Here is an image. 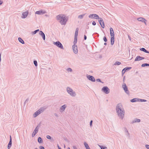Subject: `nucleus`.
I'll return each instance as SVG.
<instances>
[{
    "label": "nucleus",
    "mask_w": 149,
    "mask_h": 149,
    "mask_svg": "<svg viewBox=\"0 0 149 149\" xmlns=\"http://www.w3.org/2000/svg\"><path fill=\"white\" fill-rule=\"evenodd\" d=\"M116 110L119 118L123 120L124 118L125 111L121 103H119L117 104Z\"/></svg>",
    "instance_id": "nucleus-1"
},
{
    "label": "nucleus",
    "mask_w": 149,
    "mask_h": 149,
    "mask_svg": "<svg viewBox=\"0 0 149 149\" xmlns=\"http://www.w3.org/2000/svg\"><path fill=\"white\" fill-rule=\"evenodd\" d=\"M57 19L60 20V22L61 25H65L67 19L64 15H59L56 17Z\"/></svg>",
    "instance_id": "nucleus-2"
},
{
    "label": "nucleus",
    "mask_w": 149,
    "mask_h": 149,
    "mask_svg": "<svg viewBox=\"0 0 149 149\" xmlns=\"http://www.w3.org/2000/svg\"><path fill=\"white\" fill-rule=\"evenodd\" d=\"M66 90L68 93L72 96L75 97L76 96V94L75 92L70 87H67V88Z\"/></svg>",
    "instance_id": "nucleus-3"
},
{
    "label": "nucleus",
    "mask_w": 149,
    "mask_h": 149,
    "mask_svg": "<svg viewBox=\"0 0 149 149\" xmlns=\"http://www.w3.org/2000/svg\"><path fill=\"white\" fill-rule=\"evenodd\" d=\"M102 91L106 94H108L110 93V89L107 86L103 87L102 88Z\"/></svg>",
    "instance_id": "nucleus-4"
},
{
    "label": "nucleus",
    "mask_w": 149,
    "mask_h": 149,
    "mask_svg": "<svg viewBox=\"0 0 149 149\" xmlns=\"http://www.w3.org/2000/svg\"><path fill=\"white\" fill-rule=\"evenodd\" d=\"M53 44L56 45L59 48H60L62 49H64V48L62 45L59 41H56V42H54Z\"/></svg>",
    "instance_id": "nucleus-5"
},
{
    "label": "nucleus",
    "mask_w": 149,
    "mask_h": 149,
    "mask_svg": "<svg viewBox=\"0 0 149 149\" xmlns=\"http://www.w3.org/2000/svg\"><path fill=\"white\" fill-rule=\"evenodd\" d=\"M40 127V125H39L36 127L33 132L32 134V136L33 137L38 132L39 128Z\"/></svg>",
    "instance_id": "nucleus-6"
},
{
    "label": "nucleus",
    "mask_w": 149,
    "mask_h": 149,
    "mask_svg": "<svg viewBox=\"0 0 149 149\" xmlns=\"http://www.w3.org/2000/svg\"><path fill=\"white\" fill-rule=\"evenodd\" d=\"M122 87L125 93L128 95H129L130 92L128 90L127 88L125 83H124L122 85Z\"/></svg>",
    "instance_id": "nucleus-7"
},
{
    "label": "nucleus",
    "mask_w": 149,
    "mask_h": 149,
    "mask_svg": "<svg viewBox=\"0 0 149 149\" xmlns=\"http://www.w3.org/2000/svg\"><path fill=\"white\" fill-rule=\"evenodd\" d=\"M88 17L91 19L94 18L96 19H99V16L96 14H90Z\"/></svg>",
    "instance_id": "nucleus-8"
},
{
    "label": "nucleus",
    "mask_w": 149,
    "mask_h": 149,
    "mask_svg": "<svg viewBox=\"0 0 149 149\" xmlns=\"http://www.w3.org/2000/svg\"><path fill=\"white\" fill-rule=\"evenodd\" d=\"M86 77L88 79L92 82H95V81L94 77L92 76L87 74V75Z\"/></svg>",
    "instance_id": "nucleus-9"
},
{
    "label": "nucleus",
    "mask_w": 149,
    "mask_h": 149,
    "mask_svg": "<svg viewBox=\"0 0 149 149\" xmlns=\"http://www.w3.org/2000/svg\"><path fill=\"white\" fill-rule=\"evenodd\" d=\"M132 68L131 67H126L124 68L122 70V75L123 76L124 74L125 73V72L127 71L130 70Z\"/></svg>",
    "instance_id": "nucleus-10"
},
{
    "label": "nucleus",
    "mask_w": 149,
    "mask_h": 149,
    "mask_svg": "<svg viewBox=\"0 0 149 149\" xmlns=\"http://www.w3.org/2000/svg\"><path fill=\"white\" fill-rule=\"evenodd\" d=\"M72 48L74 52L77 54L78 53L77 47L76 45H73L72 46Z\"/></svg>",
    "instance_id": "nucleus-11"
},
{
    "label": "nucleus",
    "mask_w": 149,
    "mask_h": 149,
    "mask_svg": "<svg viewBox=\"0 0 149 149\" xmlns=\"http://www.w3.org/2000/svg\"><path fill=\"white\" fill-rule=\"evenodd\" d=\"M28 11H26L25 12H23L22 13V16L21 17L22 18H26L28 15Z\"/></svg>",
    "instance_id": "nucleus-12"
},
{
    "label": "nucleus",
    "mask_w": 149,
    "mask_h": 149,
    "mask_svg": "<svg viewBox=\"0 0 149 149\" xmlns=\"http://www.w3.org/2000/svg\"><path fill=\"white\" fill-rule=\"evenodd\" d=\"M46 13V11L45 10H41L39 11H37L35 12L36 14L38 15H41L45 13Z\"/></svg>",
    "instance_id": "nucleus-13"
},
{
    "label": "nucleus",
    "mask_w": 149,
    "mask_h": 149,
    "mask_svg": "<svg viewBox=\"0 0 149 149\" xmlns=\"http://www.w3.org/2000/svg\"><path fill=\"white\" fill-rule=\"evenodd\" d=\"M12 138L11 136L10 135V141L8 143V149H10V148L12 146Z\"/></svg>",
    "instance_id": "nucleus-14"
},
{
    "label": "nucleus",
    "mask_w": 149,
    "mask_h": 149,
    "mask_svg": "<svg viewBox=\"0 0 149 149\" xmlns=\"http://www.w3.org/2000/svg\"><path fill=\"white\" fill-rule=\"evenodd\" d=\"M145 59L144 57H143L140 56H137L136 58H135L134 61H138L141 60L142 59Z\"/></svg>",
    "instance_id": "nucleus-15"
},
{
    "label": "nucleus",
    "mask_w": 149,
    "mask_h": 149,
    "mask_svg": "<svg viewBox=\"0 0 149 149\" xmlns=\"http://www.w3.org/2000/svg\"><path fill=\"white\" fill-rule=\"evenodd\" d=\"M110 34L111 37H112V36H113V37H114V32L113 31V29L112 28H111V27L110 28Z\"/></svg>",
    "instance_id": "nucleus-16"
},
{
    "label": "nucleus",
    "mask_w": 149,
    "mask_h": 149,
    "mask_svg": "<svg viewBox=\"0 0 149 149\" xmlns=\"http://www.w3.org/2000/svg\"><path fill=\"white\" fill-rule=\"evenodd\" d=\"M39 34L42 36L44 40H45V35L44 33L42 31H40Z\"/></svg>",
    "instance_id": "nucleus-17"
},
{
    "label": "nucleus",
    "mask_w": 149,
    "mask_h": 149,
    "mask_svg": "<svg viewBox=\"0 0 149 149\" xmlns=\"http://www.w3.org/2000/svg\"><path fill=\"white\" fill-rule=\"evenodd\" d=\"M141 121V120L140 119L135 118L134 120H133L131 123V124H133L134 123H139Z\"/></svg>",
    "instance_id": "nucleus-18"
},
{
    "label": "nucleus",
    "mask_w": 149,
    "mask_h": 149,
    "mask_svg": "<svg viewBox=\"0 0 149 149\" xmlns=\"http://www.w3.org/2000/svg\"><path fill=\"white\" fill-rule=\"evenodd\" d=\"M66 107V105L65 104H64L60 108V111L61 112H62L64 111L65 110Z\"/></svg>",
    "instance_id": "nucleus-19"
},
{
    "label": "nucleus",
    "mask_w": 149,
    "mask_h": 149,
    "mask_svg": "<svg viewBox=\"0 0 149 149\" xmlns=\"http://www.w3.org/2000/svg\"><path fill=\"white\" fill-rule=\"evenodd\" d=\"M114 42V37H111V45H113Z\"/></svg>",
    "instance_id": "nucleus-20"
},
{
    "label": "nucleus",
    "mask_w": 149,
    "mask_h": 149,
    "mask_svg": "<svg viewBox=\"0 0 149 149\" xmlns=\"http://www.w3.org/2000/svg\"><path fill=\"white\" fill-rule=\"evenodd\" d=\"M137 20L139 21L143 22L144 21H146V19L143 17H139L137 19Z\"/></svg>",
    "instance_id": "nucleus-21"
},
{
    "label": "nucleus",
    "mask_w": 149,
    "mask_h": 149,
    "mask_svg": "<svg viewBox=\"0 0 149 149\" xmlns=\"http://www.w3.org/2000/svg\"><path fill=\"white\" fill-rule=\"evenodd\" d=\"M45 109V108H41L37 111H38L39 113L40 114V113L43 112L44 111Z\"/></svg>",
    "instance_id": "nucleus-22"
},
{
    "label": "nucleus",
    "mask_w": 149,
    "mask_h": 149,
    "mask_svg": "<svg viewBox=\"0 0 149 149\" xmlns=\"http://www.w3.org/2000/svg\"><path fill=\"white\" fill-rule=\"evenodd\" d=\"M140 50L142 51H143L145 53H148L149 54V51H148L145 48H142L140 49Z\"/></svg>",
    "instance_id": "nucleus-23"
},
{
    "label": "nucleus",
    "mask_w": 149,
    "mask_h": 149,
    "mask_svg": "<svg viewBox=\"0 0 149 149\" xmlns=\"http://www.w3.org/2000/svg\"><path fill=\"white\" fill-rule=\"evenodd\" d=\"M139 101V99L135 98L131 100L130 101L132 102H134Z\"/></svg>",
    "instance_id": "nucleus-24"
},
{
    "label": "nucleus",
    "mask_w": 149,
    "mask_h": 149,
    "mask_svg": "<svg viewBox=\"0 0 149 149\" xmlns=\"http://www.w3.org/2000/svg\"><path fill=\"white\" fill-rule=\"evenodd\" d=\"M40 114L39 113L38 111H36L35 112L33 115V117L34 118L36 117L37 116H38V115H39Z\"/></svg>",
    "instance_id": "nucleus-25"
},
{
    "label": "nucleus",
    "mask_w": 149,
    "mask_h": 149,
    "mask_svg": "<svg viewBox=\"0 0 149 149\" xmlns=\"http://www.w3.org/2000/svg\"><path fill=\"white\" fill-rule=\"evenodd\" d=\"M19 41L22 44H24V41L20 37H19L18 38Z\"/></svg>",
    "instance_id": "nucleus-26"
},
{
    "label": "nucleus",
    "mask_w": 149,
    "mask_h": 149,
    "mask_svg": "<svg viewBox=\"0 0 149 149\" xmlns=\"http://www.w3.org/2000/svg\"><path fill=\"white\" fill-rule=\"evenodd\" d=\"M84 145L86 149H91L88 144L86 142L84 143Z\"/></svg>",
    "instance_id": "nucleus-27"
},
{
    "label": "nucleus",
    "mask_w": 149,
    "mask_h": 149,
    "mask_svg": "<svg viewBox=\"0 0 149 149\" xmlns=\"http://www.w3.org/2000/svg\"><path fill=\"white\" fill-rule=\"evenodd\" d=\"M38 142L40 143H41L43 142L42 140L40 137H39L38 139Z\"/></svg>",
    "instance_id": "nucleus-28"
},
{
    "label": "nucleus",
    "mask_w": 149,
    "mask_h": 149,
    "mask_svg": "<svg viewBox=\"0 0 149 149\" xmlns=\"http://www.w3.org/2000/svg\"><path fill=\"white\" fill-rule=\"evenodd\" d=\"M85 14H83V15H80L78 16V18L80 19H82L83 18V17L84 16Z\"/></svg>",
    "instance_id": "nucleus-29"
},
{
    "label": "nucleus",
    "mask_w": 149,
    "mask_h": 149,
    "mask_svg": "<svg viewBox=\"0 0 149 149\" xmlns=\"http://www.w3.org/2000/svg\"><path fill=\"white\" fill-rule=\"evenodd\" d=\"M145 66H149V64L148 63H143L141 65L142 67H144Z\"/></svg>",
    "instance_id": "nucleus-30"
},
{
    "label": "nucleus",
    "mask_w": 149,
    "mask_h": 149,
    "mask_svg": "<svg viewBox=\"0 0 149 149\" xmlns=\"http://www.w3.org/2000/svg\"><path fill=\"white\" fill-rule=\"evenodd\" d=\"M77 38H74V45H76V44L77 43Z\"/></svg>",
    "instance_id": "nucleus-31"
},
{
    "label": "nucleus",
    "mask_w": 149,
    "mask_h": 149,
    "mask_svg": "<svg viewBox=\"0 0 149 149\" xmlns=\"http://www.w3.org/2000/svg\"><path fill=\"white\" fill-rule=\"evenodd\" d=\"M46 137L48 139H51L52 141H54L53 139V138H51L50 136L49 135H47L46 136Z\"/></svg>",
    "instance_id": "nucleus-32"
},
{
    "label": "nucleus",
    "mask_w": 149,
    "mask_h": 149,
    "mask_svg": "<svg viewBox=\"0 0 149 149\" xmlns=\"http://www.w3.org/2000/svg\"><path fill=\"white\" fill-rule=\"evenodd\" d=\"M98 19V22L99 23H101L102 22H104L103 19L102 18L99 17V19Z\"/></svg>",
    "instance_id": "nucleus-33"
},
{
    "label": "nucleus",
    "mask_w": 149,
    "mask_h": 149,
    "mask_svg": "<svg viewBox=\"0 0 149 149\" xmlns=\"http://www.w3.org/2000/svg\"><path fill=\"white\" fill-rule=\"evenodd\" d=\"M98 146L99 147L101 148V149H105L107 148V147H106L104 146H100L99 145H98Z\"/></svg>",
    "instance_id": "nucleus-34"
},
{
    "label": "nucleus",
    "mask_w": 149,
    "mask_h": 149,
    "mask_svg": "<svg viewBox=\"0 0 149 149\" xmlns=\"http://www.w3.org/2000/svg\"><path fill=\"white\" fill-rule=\"evenodd\" d=\"M100 24L103 28H104L105 26L104 22H102L101 23H100Z\"/></svg>",
    "instance_id": "nucleus-35"
},
{
    "label": "nucleus",
    "mask_w": 149,
    "mask_h": 149,
    "mask_svg": "<svg viewBox=\"0 0 149 149\" xmlns=\"http://www.w3.org/2000/svg\"><path fill=\"white\" fill-rule=\"evenodd\" d=\"M121 64V63L119 61H116L115 63L114 64V65H120Z\"/></svg>",
    "instance_id": "nucleus-36"
},
{
    "label": "nucleus",
    "mask_w": 149,
    "mask_h": 149,
    "mask_svg": "<svg viewBox=\"0 0 149 149\" xmlns=\"http://www.w3.org/2000/svg\"><path fill=\"white\" fill-rule=\"evenodd\" d=\"M39 31V29L36 30L34 31L32 33L33 34H36L37 32Z\"/></svg>",
    "instance_id": "nucleus-37"
},
{
    "label": "nucleus",
    "mask_w": 149,
    "mask_h": 149,
    "mask_svg": "<svg viewBox=\"0 0 149 149\" xmlns=\"http://www.w3.org/2000/svg\"><path fill=\"white\" fill-rule=\"evenodd\" d=\"M139 101L138 102H145L147 101V100H146L144 99H139Z\"/></svg>",
    "instance_id": "nucleus-38"
},
{
    "label": "nucleus",
    "mask_w": 149,
    "mask_h": 149,
    "mask_svg": "<svg viewBox=\"0 0 149 149\" xmlns=\"http://www.w3.org/2000/svg\"><path fill=\"white\" fill-rule=\"evenodd\" d=\"M33 63L35 66L36 67L38 66V63L36 61L34 60L33 61Z\"/></svg>",
    "instance_id": "nucleus-39"
},
{
    "label": "nucleus",
    "mask_w": 149,
    "mask_h": 149,
    "mask_svg": "<svg viewBox=\"0 0 149 149\" xmlns=\"http://www.w3.org/2000/svg\"><path fill=\"white\" fill-rule=\"evenodd\" d=\"M96 81H97V82H100L101 83H103L104 82L102 81L100 79H96Z\"/></svg>",
    "instance_id": "nucleus-40"
},
{
    "label": "nucleus",
    "mask_w": 149,
    "mask_h": 149,
    "mask_svg": "<svg viewBox=\"0 0 149 149\" xmlns=\"http://www.w3.org/2000/svg\"><path fill=\"white\" fill-rule=\"evenodd\" d=\"M67 70L70 72H72V69L71 68H69L67 69Z\"/></svg>",
    "instance_id": "nucleus-41"
},
{
    "label": "nucleus",
    "mask_w": 149,
    "mask_h": 149,
    "mask_svg": "<svg viewBox=\"0 0 149 149\" xmlns=\"http://www.w3.org/2000/svg\"><path fill=\"white\" fill-rule=\"evenodd\" d=\"M78 33L77 32H75V34H74V37L75 38H77Z\"/></svg>",
    "instance_id": "nucleus-42"
},
{
    "label": "nucleus",
    "mask_w": 149,
    "mask_h": 149,
    "mask_svg": "<svg viewBox=\"0 0 149 149\" xmlns=\"http://www.w3.org/2000/svg\"><path fill=\"white\" fill-rule=\"evenodd\" d=\"M103 40L105 42H106L107 41V39L106 37V36H104L103 38Z\"/></svg>",
    "instance_id": "nucleus-43"
},
{
    "label": "nucleus",
    "mask_w": 149,
    "mask_h": 149,
    "mask_svg": "<svg viewBox=\"0 0 149 149\" xmlns=\"http://www.w3.org/2000/svg\"><path fill=\"white\" fill-rule=\"evenodd\" d=\"M93 122V121L92 120H91L90 122V127H91L92 126Z\"/></svg>",
    "instance_id": "nucleus-44"
},
{
    "label": "nucleus",
    "mask_w": 149,
    "mask_h": 149,
    "mask_svg": "<svg viewBox=\"0 0 149 149\" xmlns=\"http://www.w3.org/2000/svg\"><path fill=\"white\" fill-rule=\"evenodd\" d=\"M145 147L147 149H149V145H145Z\"/></svg>",
    "instance_id": "nucleus-45"
},
{
    "label": "nucleus",
    "mask_w": 149,
    "mask_h": 149,
    "mask_svg": "<svg viewBox=\"0 0 149 149\" xmlns=\"http://www.w3.org/2000/svg\"><path fill=\"white\" fill-rule=\"evenodd\" d=\"M39 148L40 149H45L44 147L42 146H40Z\"/></svg>",
    "instance_id": "nucleus-46"
},
{
    "label": "nucleus",
    "mask_w": 149,
    "mask_h": 149,
    "mask_svg": "<svg viewBox=\"0 0 149 149\" xmlns=\"http://www.w3.org/2000/svg\"><path fill=\"white\" fill-rule=\"evenodd\" d=\"M92 24L93 25H95L96 24V22L95 21H93L92 23Z\"/></svg>",
    "instance_id": "nucleus-47"
},
{
    "label": "nucleus",
    "mask_w": 149,
    "mask_h": 149,
    "mask_svg": "<svg viewBox=\"0 0 149 149\" xmlns=\"http://www.w3.org/2000/svg\"><path fill=\"white\" fill-rule=\"evenodd\" d=\"M72 147L73 149H77V148L75 146H73Z\"/></svg>",
    "instance_id": "nucleus-48"
},
{
    "label": "nucleus",
    "mask_w": 149,
    "mask_h": 149,
    "mask_svg": "<svg viewBox=\"0 0 149 149\" xmlns=\"http://www.w3.org/2000/svg\"><path fill=\"white\" fill-rule=\"evenodd\" d=\"M54 115L57 117H58V115L56 113H54Z\"/></svg>",
    "instance_id": "nucleus-49"
},
{
    "label": "nucleus",
    "mask_w": 149,
    "mask_h": 149,
    "mask_svg": "<svg viewBox=\"0 0 149 149\" xmlns=\"http://www.w3.org/2000/svg\"><path fill=\"white\" fill-rule=\"evenodd\" d=\"M78 31H79V29L78 28H77L76 29L75 32H77V33H78Z\"/></svg>",
    "instance_id": "nucleus-50"
},
{
    "label": "nucleus",
    "mask_w": 149,
    "mask_h": 149,
    "mask_svg": "<svg viewBox=\"0 0 149 149\" xmlns=\"http://www.w3.org/2000/svg\"><path fill=\"white\" fill-rule=\"evenodd\" d=\"M87 38V37L86 35H84V40H86Z\"/></svg>",
    "instance_id": "nucleus-51"
},
{
    "label": "nucleus",
    "mask_w": 149,
    "mask_h": 149,
    "mask_svg": "<svg viewBox=\"0 0 149 149\" xmlns=\"http://www.w3.org/2000/svg\"><path fill=\"white\" fill-rule=\"evenodd\" d=\"M128 38L131 41V37L129 35H128Z\"/></svg>",
    "instance_id": "nucleus-52"
},
{
    "label": "nucleus",
    "mask_w": 149,
    "mask_h": 149,
    "mask_svg": "<svg viewBox=\"0 0 149 149\" xmlns=\"http://www.w3.org/2000/svg\"><path fill=\"white\" fill-rule=\"evenodd\" d=\"M28 101L29 99L28 98L24 102V104H25L26 102H28Z\"/></svg>",
    "instance_id": "nucleus-53"
},
{
    "label": "nucleus",
    "mask_w": 149,
    "mask_h": 149,
    "mask_svg": "<svg viewBox=\"0 0 149 149\" xmlns=\"http://www.w3.org/2000/svg\"><path fill=\"white\" fill-rule=\"evenodd\" d=\"M125 131L126 132H127V133H128L129 132L126 128H125Z\"/></svg>",
    "instance_id": "nucleus-54"
},
{
    "label": "nucleus",
    "mask_w": 149,
    "mask_h": 149,
    "mask_svg": "<svg viewBox=\"0 0 149 149\" xmlns=\"http://www.w3.org/2000/svg\"><path fill=\"white\" fill-rule=\"evenodd\" d=\"M125 77L124 76L123 78V82H124L125 81Z\"/></svg>",
    "instance_id": "nucleus-55"
},
{
    "label": "nucleus",
    "mask_w": 149,
    "mask_h": 149,
    "mask_svg": "<svg viewBox=\"0 0 149 149\" xmlns=\"http://www.w3.org/2000/svg\"><path fill=\"white\" fill-rule=\"evenodd\" d=\"M3 3V1H2L0 0V5H1Z\"/></svg>",
    "instance_id": "nucleus-56"
},
{
    "label": "nucleus",
    "mask_w": 149,
    "mask_h": 149,
    "mask_svg": "<svg viewBox=\"0 0 149 149\" xmlns=\"http://www.w3.org/2000/svg\"><path fill=\"white\" fill-rule=\"evenodd\" d=\"M143 21V22L144 23H145V24L146 25H147V24H146V22L147 21L146 20V21Z\"/></svg>",
    "instance_id": "nucleus-57"
},
{
    "label": "nucleus",
    "mask_w": 149,
    "mask_h": 149,
    "mask_svg": "<svg viewBox=\"0 0 149 149\" xmlns=\"http://www.w3.org/2000/svg\"><path fill=\"white\" fill-rule=\"evenodd\" d=\"M1 53H0V62L1 61Z\"/></svg>",
    "instance_id": "nucleus-58"
},
{
    "label": "nucleus",
    "mask_w": 149,
    "mask_h": 149,
    "mask_svg": "<svg viewBox=\"0 0 149 149\" xmlns=\"http://www.w3.org/2000/svg\"><path fill=\"white\" fill-rule=\"evenodd\" d=\"M127 135L128 137H129L130 136V134H129V132H128V133H127Z\"/></svg>",
    "instance_id": "nucleus-59"
},
{
    "label": "nucleus",
    "mask_w": 149,
    "mask_h": 149,
    "mask_svg": "<svg viewBox=\"0 0 149 149\" xmlns=\"http://www.w3.org/2000/svg\"><path fill=\"white\" fill-rule=\"evenodd\" d=\"M107 43L106 42H105L104 44V45H107Z\"/></svg>",
    "instance_id": "nucleus-60"
},
{
    "label": "nucleus",
    "mask_w": 149,
    "mask_h": 149,
    "mask_svg": "<svg viewBox=\"0 0 149 149\" xmlns=\"http://www.w3.org/2000/svg\"><path fill=\"white\" fill-rule=\"evenodd\" d=\"M58 146V149H61V148H60V147H59V146Z\"/></svg>",
    "instance_id": "nucleus-61"
},
{
    "label": "nucleus",
    "mask_w": 149,
    "mask_h": 149,
    "mask_svg": "<svg viewBox=\"0 0 149 149\" xmlns=\"http://www.w3.org/2000/svg\"><path fill=\"white\" fill-rule=\"evenodd\" d=\"M67 149H70V148L69 147H68Z\"/></svg>",
    "instance_id": "nucleus-62"
},
{
    "label": "nucleus",
    "mask_w": 149,
    "mask_h": 149,
    "mask_svg": "<svg viewBox=\"0 0 149 149\" xmlns=\"http://www.w3.org/2000/svg\"><path fill=\"white\" fill-rule=\"evenodd\" d=\"M35 149H38V148H36Z\"/></svg>",
    "instance_id": "nucleus-63"
}]
</instances>
